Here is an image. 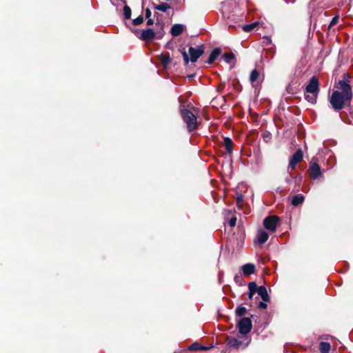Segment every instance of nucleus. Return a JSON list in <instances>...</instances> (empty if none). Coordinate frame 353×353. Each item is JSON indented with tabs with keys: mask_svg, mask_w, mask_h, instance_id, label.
Instances as JSON below:
<instances>
[{
	"mask_svg": "<svg viewBox=\"0 0 353 353\" xmlns=\"http://www.w3.org/2000/svg\"><path fill=\"white\" fill-rule=\"evenodd\" d=\"M319 92V80L316 77H312L305 90V99L309 103L315 104Z\"/></svg>",
	"mask_w": 353,
	"mask_h": 353,
	"instance_id": "obj_1",
	"label": "nucleus"
},
{
	"mask_svg": "<svg viewBox=\"0 0 353 353\" xmlns=\"http://www.w3.org/2000/svg\"><path fill=\"white\" fill-rule=\"evenodd\" d=\"M328 100L332 108L336 112H339L344 108L345 103L347 101L350 102L351 99L346 97L340 91L334 90L329 96Z\"/></svg>",
	"mask_w": 353,
	"mask_h": 353,
	"instance_id": "obj_2",
	"label": "nucleus"
},
{
	"mask_svg": "<svg viewBox=\"0 0 353 353\" xmlns=\"http://www.w3.org/2000/svg\"><path fill=\"white\" fill-rule=\"evenodd\" d=\"M251 339L248 335H238L236 337H228L227 345L234 349L245 348L250 343Z\"/></svg>",
	"mask_w": 353,
	"mask_h": 353,
	"instance_id": "obj_3",
	"label": "nucleus"
},
{
	"mask_svg": "<svg viewBox=\"0 0 353 353\" xmlns=\"http://www.w3.org/2000/svg\"><path fill=\"white\" fill-rule=\"evenodd\" d=\"M181 115L189 132H192L197 128L196 117L192 112L187 109H182Z\"/></svg>",
	"mask_w": 353,
	"mask_h": 353,
	"instance_id": "obj_4",
	"label": "nucleus"
},
{
	"mask_svg": "<svg viewBox=\"0 0 353 353\" xmlns=\"http://www.w3.org/2000/svg\"><path fill=\"white\" fill-rule=\"evenodd\" d=\"M188 52L190 56V59H189L185 51L182 52L183 58L185 64H188L190 61L193 63L196 62V60L203 54V49L202 46H199L197 48L190 47L188 50Z\"/></svg>",
	"mask_w": 353,
	"mask_h": 353,
	"instance_id": "obj_5",
	"label": "nucleus"
},
{
	"mask_svg": "<svg viewBox=\"0 0 353 353\" xmlns=\"http://www.w3.org/2000/svg\"><path fill=\"white\" fill-rule=\"evenodd\" d=\"M252 327V321L248 317L241 318L237 323L239 333L242 335H248L250 332Z\"/></svg>",
	"mask_w": 353,
	"mask_h": 353,
	"instance_id": "obj_6",
	"label": "nucleus"
},
{
	"mask_svg": "<svg viewBox=\"0 0 353 353\" xmlns=\"http://www.w3.org/2000/svg\"><path fill=\"white\" fill-rule=\"evenodd\" d=\"M279 218L276 216H270L263 221L264 227L272 232L276 231Z\"/></svg>",
	"mask_w": 353,
	"mask_h": 353,
	"instance_id": "obj_7",
	"label": "nucleus"
},
{
	"mask_svg": "<svg viewBox=\"0 0 353 353\" xmlns=\"http://www.w3.org/2000/svg\"><path fill=\"white\" fill-rule=\"evenodd\" d=\"M303 157V154L302 150L301 149L296 150L290 160L288 168L292 170L294 169L296 164L302 160Z\"/></svg>",
	"mask_w": 353,
	"mask_h": 353,
	"instance_id": "obj_8",
	"label": "nucleus"
},
{
	"mask_svg": "<svg viewBox=\"0 0 353 353\" xmlns=\"http://www.w3.org/2000/svg\"><path fill=\"white\" fill-rule=\"evenodd\" d=\"M339 88L341 90V93H343L346 97H348L351 99L352 93V88L350 85L346 82L345 81L341 80L339 81Z\"/></svg>",
	"mask_w": 353,
	"mask_h": 353,
	"instance_id": "obj_9",
	"label": "nucleus"
},
{
	"mask_svg": "<svg viewBox=\"0 0 353 353\" xmlns=\"http://www.w3.org/2000/svg\"><path fill=\"white\" fill-rule=\"evenodd\" d=\"M312 161H314V159ZM309 170L310 176L312 179H316L321 176V168L316 162L312 161Z\"/></svg>",
	"mask_w": 353,
	"mask_h": 353,
	"instance_id": "obj_10",
	"label": "nucleus"
},
{
	"mask_svg": "<svg viewBox=\"0 0 353 353\" xmlns=\"http://www.w3.org/2000/svg\"><path fill=\"white\" fill-rule=\"evenodd\" d=\"M154 36L155 33L153 30L148 28L142 32L140 39L143 41H151L154 38Z\"/></svg>",
	"mask_w": 353,
	"mask_h": 353,
	"instance_id": "obj_11",
	"label": "nucleus"
},
{
	"mask_svg": "<svg viewBox=\"0 0 353 353\" xmlns=\"http://www.w3.org/2000/svg\"><path fill=\"white\" fill-rule=\"evenodd\" d=\"M185 28V26L182 24H175L172 27L170 32L172 36L176 37L183 32Z\"/></svg>",
	"mask_w": 353,
	"mask_h": 353,
	"instance_id": "obj_12",
	"label": "nucleus"
},
{
	"mask_svg": "<svg viewBox=\"0 0 353 353\" xmlns=\"http://www.w3.org/2000/svg\"><path fill=\"white\" fill-rule=\"evenodd\" d=\"M269 238L268 234L263 230H259L257 233V241L259 244H263Z\"/></svg>",
	"mask_w": 353,
	"mask_h": 353,
	"instance_id": "obj_13",
	"label": "nucleus"
},
{
	"mask_svg": "<svg viewBox=\"0 0 353 353\" xmlns=\"http://www.w3.org/2000/svg\"><path fill=\"white\" fill-rule=\"evenodd\" d=\"M256 292L261 297L262 300L264 302H267L269 301V295L268 294L266 288L264 286H259L257 289Z\"/></svg>",
	"mask_w": 353,
	"mask_h": 353,
	"instance_id": "obj_14",
	"label": "nucleus"
},
{
	"mask_svg": "<svg viewBox=\"0 0 353 353\" xmlns=\"http://www.w3.org/2000/svg\"><path fill=\"white\" fill-rule=\"evenodd\" d=\"M242 271L245 275H250L254 273L255 266L251 263H247L242 266Z\"/></svg>",
	"mask_w": 353,
	"mask_h": 353,
	"instance_id": "obj_15",
	"label": "nucleus"
},
{
	"mask_svg": "<svg viewBox=\"0 0 353 353\" xmlns=\"http://www.w3.org/2000/svg\"><path fill=\"white\" fill-rule=\"evenodd\" d=\"M243 15H240V16H238V17H235L234 15H228L227 16V23L228 25L230 26V27H236L235 25H234L232 23V21H240V20H243Z\"/></svg>",
	"mask_w": 353,
	"mask_h": 353,
	"instance_id": "obj_16",
	"label": "nucleus"
},
{
	"mask_svg": "<svg viewBox=\"0 0 353 353\" xmlns=\"http://www.w3.org/2000/svg\"><path fill=\"white\" fill-rule=\"evenodd\" d=\"M220 53H221V51L219 49L216 48V49L213 50L212 52L210 54V57L207 61L208 63L211 64L212 63H213L216 59V58L219 57Z\"/></svg>",
	"mask_w": 353,
	"mask_h": 353,
	"instance_id": "obj_17",
	"label": "nucleus"
},
{
	"mask_svg": "<svg viewBox=\"0 0 353 353\" xmlns=\"http://www.w3.org/2000/svg\"><path fill=\"white\" fill-rule=\"evenodd\" d=\"M304 201V196L302 194H296L293 196L292 199V204L294 206H296L302 203Z\"/></svg>",
	"mask_w": 353,
	"mask_h": 353,
	"instance_id": "obj_18",
	"label": "nucleus"
},
{
	"mask_svg": "<svg viewBox=\"0 0 353 353\" xmlns=\"http://www.w3.org/2000/svg\"><path fill=\"white\" fill-rule=\"evenodd\" d=\"M319 350L321 353H329L330 350V344L327 342H321L319 343Z\"/></svg>",
	"mask_w": 353,
	"mask_h": 353,
	"instance_id": "obj_19",
	"label": "nucleus"
},
{
	"mask_svg": "<svg viewBox=\"0 0 353 353\" xmlns=\"http://www.w3.org/2000/svg\"><path fill=\"white\" fill-rule=\"evenodd\" d=\"M224 146H225L226 151L229 154L232 153V141L230 138H228V137L224 138Z\"/></svg>",
	"mask_w": 353,
	"mask_h": 353,
	"instance_id": "obj_20",
	"label": "nucleus"
},
{
	"mask_svg": "<svg viewBox=\"0 0 353 353\" xmlns=\"http://www.w3.org/2000/svg\"><path fill=\"white\" fill-rule=\"evenodd\" d=\"M190 350H208V347L203 346L198 343H192L188 348Z\"/></svg>",
	"mask_w": 353,
	"mask_h": 353,
	"instance_id": "obj_21",
	"label": "nucleus"
},
{
	"mask_svg": "<svg viewBox=\"0 0 353 353\" xmlns=\"http://www.w3.org/2000/svg\"><path fill=\"white\" fill-rule=\"evenodd\" d=\"M154 8L157 10L165 12L170 8V6L166 3H162L159 5L154 6Z\"/></svg>",
	"mask_w": 353,
	"mask_h": 353,
	"instance_id": "obj_22",
	"label": "nucleus"
},
{
	"mask_svg": "<svg viewBox=\"0 0 353 353\" xmlns=\"http://www.w3.org/2000/svg\"><path fill=\"white\" fill-rule=\"evenodd\" d=\"M259 76V72L256 70H253L251 72V74L250 76V81H251V83L255 82L257 80Z\"/></svg>",
	"mask_w": 353,
	"mask_h": 353,
	"instance_id": "obj_23",
	"label": "nucleus"
},
{
	"mask_svg": "<svg viewBox=\"0 0 353 353\" xmlns=\"http://www.w3.org/2000/svg\"><path fill=\"white\" fill-rule=\"evenodd\" d=\"M131 9L128 6H125L123 8V15L125 19H129L131 17Z\"/></svg>",
	"mask_w": 353,
	"mask_h": 353,
	"instance_id": "obj_24",
	"label": "nucleus"
},
{
	"mask_svg": "<svg viewBox=\"0 0 353 353\" xmlns=\"http://www.w3.org/2000/svg\"><path fill=\"white\" fill-rule=\"evenodd\" d=\"M246 313V308L243 306H239L236 310V314L239 316H242Z\"/></svg>",
	"mask_w": 353,
	"mask_h": 353,
	"instance_id": "obj_25",
	"label": "nucleus"
},
{
	"mask_svg": "<svg viewBox=\"0 0 353 353\" xmlns=\"http://www.w3.org/2000/svg\"><path fill=\"white\" fill-rule=\"evenodd\" d=\"M257 24H258V23L255 22V23H252L251 24L245 25L243 27V30L245 32L252 31Z\"/></svg>",
	"mask_w": 353,
	"mask_h": 353,
	"instance_id": "obj_26",
	"label": "nucleus"
},
{
	"mask_svg": "<svg viewBox=\"0 0 353 353\" xmlns=\"http://www.w3.org/2000/svg\"><path fill=\"white\" fill-rule=\"evenodd\" d=\"M258 288L259 287H257L256 283H254V282H250L248 284L249 291L252 293H256L257 292Z\"/></svg>",
	"mask_w": 353,
	"mask_h": 353,
	"instance_id": "obj_27",
	"label": "nucleus"
},
{
	"mask_svg": "<svg viewBox=\"0 0 353 353\" xmlns=\"http://www.w3.org/2000/svg\"><path fill=\"white\" fill-rule=\"evenodd\" d=\"M143 22V17L142 16H139L136 19L133 20V24L135 26H138L141 24Z\"/></svg>",
	"mask_w": 353,
	"mask_h": 353,
	"instance_id": "obj_28",
	"label": "nucleus"
},
{
	"mask_svg": "<svg viewBox=\"0 0 353 353\" xmlns=\"http://www.w3.org/2000/svg\"><path fill=\"white\" fill-rule=\"evenodd\" d=\"M171 59L169 57L164 56L162 60L163 65L166 67L167 65L170 62Z\"/></svg>",
	"mask_w": 353,
	"mask_h": 353,
	"instance_id": "obj_29",
	"label": "nucleus"
},
{
	"mask_svg": "<svg viewBox=\"0 0 353 353\" xmlns=\"http://www.w3.org/2000/svg\"><path fill=\"white\" fill-rule=\"evenodd\" d=\"M339 17L338 16H335L334 17H333L330 23L329 27L330 28L331 26H333L335 24H336L339 21Z\"/></svg>",
	"mask_w": 353,
	"mask_h": 353,
	"instance_id": "obj_30",
	"label": "nucleus"
},
{
	"mask_svg": "<svg viewBox=\"0 0 353 353\" xmlns=\"http://www.w3.org/2000/svg\"><path fill=\"white\" fill-rule=\"evenodd\" d=\"M236 217H232V219H230V220L229 221V225L230 227H234L236 225Z\"/></svg>",
	"mask_w": 353,
	"mask_h": 353,
	"instance_id": "obj_31",
	"label": "nucleus"
},
{
	"mask_svg": "<svg viewBox=\"0 0 353 353\" xmlns=\"http://www.w3.org/2000/svg\"><path fill=\"white\" fill-rule=\"evenodd\" d=\"M225 59L226 62L230 63V61L233 59V56L229 54H224Z\"/></svg>",
	"mask_w": 353,
	"mask_h": 353,
	"instance_id": "obj_32",
	"label": "nucleus"
},
{
	"mask_svg": "<svg viewBox=\"0 0 353 353\" xmlns=\"http://www.w3.org/2000/svg\"><path fill=\"white\" fill-rule=\"evenodd\" d=\"M258 306L260 309H266L267 308V304L264 302H260L259 303Z\"/></svg>",
	"mask_w": 353,
	"mask_h": 353,
	"instance_id": "obj_33",
	"label": "nucleus"
},
{
	"mask_svg": "<svg viewBox=\"0 0 353 353\" xmlns=\"http://www.w3.org/2000/svg\"><path fill=\"white\" fill-rule=\"evenodd\" d=\"M151 14H152V13H151L150 10L149 8H147L145 10V17H146V19L150 18Z\"/></svg>",
	"mask_w": 353,
	"mask_h": 353,
	"instance_id": "obj_34",
	"label": "nucleus"
},
{
	"mask_svg": "<svg viewBox=\"0 0 353 353\" xmlns=\"http://www.w3.org/2000/svg\"><path fill=\"white\" fill-rule=\"evenodd\" d=\"M243 196L242 194H240L236 197V202L238 204L241 203L243 201Z\"/></svg>",
	"mask_w": 353,
	"mask_h": 353,
	"instance_id": "obj_35",
	"label": "nucleus"
},
{
	"mask_svg": "<svg viewBox=\"0 0 353 353\" xmlns=\"http://www.w3.org/2000/svg\"><path fill=\"white\" fill-rule=\"evenodd\" d=\"M147 25L148 26H152L153 23H154V21L152 19L149 18V19H147Z\"/></svg>",
	"mask_w": 353,
	"mask_h": 353,
	"instance_id": "obj_36",
	"label": "nucleus"
},
{
	"mask_svg": "<svg viewBox=\"0 0 353 353\" xmlns=\"http://www.w3.org/2000/svg\"><path fill=\"white\" fill-rule=\"evenodd\" d=\"M254 294H255V293H252V292H249V294H248V297H249V299H251L252 298V296H253V295H254Z\"/></svg>",
	"mask_w": 353,
	"mask_h": 353,
	"instance_id": "obj_37",
	"label": "nucleus"
},
{
	"mask_svg": "<svg viewBox=\"0 0 353 353\" xmlns=\"http://www.w3.org/2000/svg\"><path fill=\"white\" fill-rule=\"evenodd\" d=\"M223 14L225 17H226V15H227L226 10H225L224 8H223Z\"/></svg>",
	"mask_w": 353,
	"mask_h": 353,
	"instance_id": "obj_38",
	"label": "nucleus"
}]
</instances>
